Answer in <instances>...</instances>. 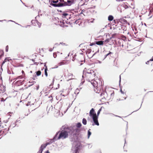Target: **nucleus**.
Returning <instances> with one entry per match:
<instances>
[{
  "label": "nucleus",
  "instance_id": "nucleus-1",
  "mask_svg": "<svg viewBox=\"0 0 153 153\" xmlns=\"http://www.w3.org/2000/svg\"><path fill=\"white\" fill-rule=\"evenodd\" d=\"M68 133L70 134V132L68 130V128L66 130H63L60 132L56 133L54 139L56 140L65 139L68 137Z\"/></svg>",
  "mask_w": 153,
  "mask_h": 153
},
{
  "label": "nucleus",
  "instance_id": "nucleus-2",
  "mask_svg": "<svg viewBox=\"0 0 153 153\" xmlns=\"http://www.w3.org/2000/svg\"><path fill=\"white\" fill-rule=\"evenodd\" d=\"M95 75V73L92 70H84L82 77L85 78L87 80L90 81L93 79Z\"/></svg>",
  "mask_w": 153,
  "mask_h": 153
},
{
  "label": "nucleus",
  "instance_id": "nucleus-3",
  "mask_svg": "<svg viewBox=\"0 0 153 153\" xmlns=\"http://www.w3.org/2000/svg\"><path fill=\"white\" fill-rule=\"evenodd\" d=\"M100 82H101V85H102V83L99 79H98L97 81L94 80H92L91 81V83L94 87V91L96 92L100 88Z\"/></svg>",
  "mask_w": 153,
  "mask_h": 153
},
{
  "label": "nucleus",
  "instance_id": "nucleus-4",
  "mask_svg": "<svg viewBox=\"0 0 153 153\" xmlns=\"http://www.w3.org/2000/svg\"><path fill=\"white\" fill-rule=\"evenodd\" d=\"M68 130L70 132V134L72 135L74 137H76L79 135L81 129L79 128L74 129L72 127L68 128Z\"/></svg>",
  "mask_w": 153,
  "mask_h": 153
},
{
  "label": "nucleus",
  "instance_id": "nucleus-5",
  "mask_svg": "<svg viewBox=\"0 0 153 153\" xmlns=\"http://www.w3.org/2000/svg\"><path fill=\"white\" fill-rule=\"evenodd\" d=\"M89 114L90 116L92 117L95 124L97 126H99V124L98 120V117L97 116V114L94 108H92L90 111Z\"/></svg>",
  "mask_w": 153,
  "mask_h": 153
},
{
  "label": "nucleus",
  "instance_id": "nucleus-6",
  "mask_svg": "<svg viewBox=\"0 0 153 153\" xmlns=\"http://www.w3.org/2000/svg\"><path fill=\"white\" fill-rule=\"evenodd\" d=\"M70 22H68V21H67L65 19H63L62 20L60 21V25L61 26L64 27H67L68 24Z\"/></svg>",
  "mask_w": 153,
  "mask_h": 153
},
{
  "label": "nucleus",
  "instance_id": "nucleus-7",
  "mask_svg": "<svg viewBox=\"0 0 153 153\" xmlns=\"http://www.w3.org/2000/svg\"><path fill=\"white\" fill-rule=\"evenodd\" d=\"M74 1L72 0H68L67 1V2H64V3H62V4H63L62 6H70L71 5L73 4Z\"/></svg>",
  "mask_w": 153,
  "mask_h": 153
},
{
  "label": "nucleus",
  "instance_id": "nucleus-8",
  "mask_svg": "<svg viewBox=\"0 0 153 153\" xmlns=\"http://www.w3.org/2000/svg\"><path fill=\"white\" fill-rule=\"evenodd\" d=\"M68 56L70 58V59H71L73 61H74L76 59V57L77 56V55L74 53H70L68 54Z\"/></svg>",
  "mask_w": 153,
  "mask_h": 153
},
{
  "label": "nucleus",
  "instance_id": "nucleus-9",
  "mask_svg": "<svg viewBox=\"0 0 153 153\" xmlns=\"http://www.w3.org/2000/svg\"><path fill=\"white\" fill-rule=\"evenodd\" d=\"M62 17L63 19H65L68 21V19L71 18V15L68 13H64L62 14Z\"/></svg>",
  "mask_w": 153,
  "mask_h": 153
},
{
  "label": "nucleus",
  "instance_id": "nucleus-10",
  "mask_svg": "<svg viewBox=\"0 0 153 153\" xmlns=\"http://www.w3.org/2000/svg\"><path fill=\"white\" fill-rule=\"evenodd\" d=\"M76 57H76V59L79 62H83V61H85V60L84 56L82 55H81L79 56H78Z\"/></svg>",
  "mask_w": 153,
  "mask_h": 153
},
{
  "label": "nucleus",
  "instance_id": "nucleus-11",
  "mask_svg": "<svg viewBox=\"0 0 153 153\" xmlns=\"http://www.w3.org/2000/svg\"><path fill=\"white\" fill-rule=\"evenodd\" d=\"M48 144H49V143H47L45 144H42L40 148L39 152H40V153H42L43 149L46 147V146Z\"/></svg>",
  "mask_w": 153,
  "mask_h": 153
},
{
  "label": "nucleus",
  "instance_id": "nucleus-12",
  "mask_svg": "<svg viewBox=\"0 0 153 153\" xmlns=\"http://www.w3.org/2000/svg\"><path fill=\"white\" fill-rule=\"evenodd\" d=\"M55 77L54 75H49L48 79L51 82V83H53L54 81Z\"/></svg>",
  "mask_w": 153,
  "mask_h": 153
},
{
  "label": "nucleus",
  "instance_id": "nucleus-13",
  "mask_svg": "<svg viewBox=\"0 0 153 153\" xmlns=\"http://www.w3.org/2000/svg\"><path fill=\"white\" fill-rule=\"evenodd\" d=\"M0 126H2V127L3 128V130H5L6 131H8L9 129V127L5 123H2L1 124V125Z\"/></svg>",
  "mask_w": 153,
  "mask_h": 153
},
{
  "label": "nucleus",
  "instance_id": "nucleus-14",
  "mask_svg": "<svg viewBox=\"0 0 153 153\" xmlns=\"http://www.w3.org/2000/svg\"><path fill=\"white\" fill-rule=\"evenodd\" d=\"M52 2H51L50 4L53 6L54 7H62L63 4H62V3H59L58 4H54L52 3Z\"/></svg>",
  "mask_w": 153,
  "mask_h": 153
},
{
  "label": "nucleus",
  "instance_id": "nucleus-15",
  "mask_svg": "<svg viewBox=\"0 0 153 153\" xmlns=\"http://www.w3.org/2000/svg\"><path fill=\"white\" fill-rule=\"evenodd\" d=\"M95 42L96 43V44L99 45H102V44H103V41H96Z\"/></svg>",
  "mask_w": 153,
  "mask_h": 153
},
{
  "label": "nucleus",
  "instance_id": "nucleus-16",
  "mask_svg": "<svg viewBox=\"0 0 153 153\" xmlns=\"http://www.w3.org/2000/svg\"><path fill=\"white\" fill-rule=\"evenodd\" d=\"M114 19V17L112 15H109L108 17V20L109 21H111Z\"/></svg>",
  "mask_w": 153,
  "mask_h": 153
},
{
  "label": "nucleus",
  "instance_id": "nucleus-17",
  "mask_svg": "<svg viewBox=\"0 0 153 153\" xmlns=\"http://www.w3.org/2000/svg\"><path fill=\"white\" fill-rule=\"evenodd\" d=\"M48 68L47 66L46 67V68L45 69V74L46 77L48 76V74L47 73Z\"/></svg>",
  "mask_w": 153,
  "mask_h": 153
},
{
  "label": "nucleus",
  "instance_id": "nucleus-18",
  "mask_svg": "<svg viewBox=\"0 0 153 153\" xmlns=\"http://www.w3.org/2000/svg\"><path fill=\"white\" fill-rule=\"evenodd\" d=\"M82 125L81 123H78L76 125L77 128H80L82 126Z\"/></svg>",
  "mask_w": 153,
  "mask_h": 153
},
{
  "label": "nucleus",
  "instance_id": "nucleus-19",
  "mask_svg": "<svg viewBox=\"0 0 153 153\" xmlns=\"http://www.w3.org/2000/svg\"><path fill=\"white\" fill-rule=\"evenodd\" d=\"M119 20L117 19H115L114 20V22H113V25L116 24H117V25H119Z\"/></svg>",
  "mask_w": 153,
  "mask_h": 153
},
{
  "label": "nucleus",
  "instance_id": "nucleus-20",
  "mask_svg": "<svg viewBox=\"0 0 153 153\" xmlns=\"http://www.w3.org/2000/svg\"><path fill=\"white\" fill-rule=\"evenodd\" d=\"M82 123L84 125H86L87 124V120L86 119L84 118H83L82 119Z\"/></svg>",
  "mask_w": 153,
  "mask_h": 153
},
{
  "label": "nucleus",
  "instance_id": "nucleus-21",
  "mask_svg": "<svg viewBox=\"0 0 153 153\" xmlns=\"http://www.w3.org/2000/svg\"><path fill=\"white\" fill-rule=\"evenodd\" d=\"M36 73V75L38 76H40L41 74V72L40 71H38Z\"/></svg>",
  "mask_w": 153,
  "mask_h": 153
},
{
  "label": "nucleus",
  "instance_id": "nucleus-22",
  "mask_svg": "<svg viewBox=\"0 0 153 153\" xmlns=\"http://www.w3.org/2000/svg\"><path fill=\"white\" fill-rule=\"evenodd\" d=\"M9 61V59L8 58H5L2 63V65L4 64L7 61Z\"/></svg>",
  "mask_w": 153,
  "mask_h": 153
},
{
  "label": "nucleus",
  "instance_id": "nucleus-23",
  "mask_svg": "<svg viewBox=\"0 0 153 153\" xmlns=\"http://www.w3.org/2000/svg\"><path fill=\"white\" fill-rule=\"evenodd\" d=\"M91 134V132L89 130H88V137L89 138L90 137V136Z\"/></svg>",
  "mask_w": 153,
  "mask_h": 153
},
{
  "label": "nucleus",
  "instance_id": "nucleus-24",
  "mask_svg": "<svg viewBox=\"0 0 153 153\" xmlns=\"http://www.w3.org/2000/svg\"><path fill=\"white\" fill-rule=\"evenodd\" d=\"M58 2H59V0H56V1L53 0V1H51V2H52V3H57Z\"/></svg>",
  "mask_w": 153,
  "mask_h": 153
},
{
  "label": "nucleus",
  "instance_id": "nucleus-25",
  "mask_svg": "<svg viewBox=\"0 0 153 153\" xmlns=\"http://www.w3.org/2000/svg\"><path fill=\"white\" fill-rule=\"evenodd\" d=\"M9 47L8 45H7L6 47L5 51L6 52H8V51Z\"/></svg>",
  "mask_w": 153,
  "mask_h": 153
},
{
  "label": "nucleus",
  "instance_id": "nucleus-26",
  "mask_svg": "<svg viewBox=\"0 0 153 153\" xmlns=\"http://www.w3.org/2000/svg\"><path fill=\"white\" fill-rule=\"evenodd\" d=\"M53 56L54 58H56L57 56L56 53H53Z\"/></svg>",
  "mask_w": 153,
  "mask_h": 153
},
{
  "label": "nucleus",
  "instance_id": "nucleus-27",
  "mask_svg": "<svg viewBox=\"0 0 153 153\" xmlns=\"http://www.w3.org/2000/svg\"><path fill=\"white\" fill-rule=\"evenodd\" d=\"M91 51V49H88L87 50V52L90 53Z\"/></svg>",
  "mask_w": 153,
  "mask_h": 153
},
{
  "label": "nucleus",
  "instance_id": "nucleus-28",
  "mask_svg": "<svg viewBox=\"0 0 153 153\" xmlns=\"http://www.w3.org/2000/svg\"><path fill=\"white\" fill-rule=\"evenodd\" d=\"M101 110V109H100L99 110V111H98V112H97V115H99V114H100V111Z\"/></svg>",
  "mask_w": 153,
  "mask_h": 153
},
{
  "label": "nucleus",
  "instance_id": "nucleus-29",
  "mask_svg": "<svg viewBox=\"0 0 153 153\" xmlns=\"http://www.w3.org/2000/svg\"><path fill=\"white\" fill-rule=\"evenodd\" d=\"M152 16H151L147 20V22H150V18H152Z\"/></svg>",
  "mask_w": 153,
  "mask_h": 153
},
{
  "label": "nucleus",
  "instance_id": "nucleus-30",
  "mask_svg": "<svg viewBox=\"0 0 153 153\" xmlns=\"http://www.w3.org/2000/svg\"><path fill=\"white\" fill-rule=\"evenodd\" d=\"M75 153H79L78 150L77 149H76L75 150Z\"/></svg>",
  "mask_w": 153,
  "mask_h": 153
},
{
  "label": "nucleus",
  "instance_id": "nucleus-31",
  "mask_svg": "<svg viewBox=\"0 0 153 153\" xmlns=\"http://www.w3.org/2000/svg\"><path fill=\"white\" fill-rule=\"evenodd\" d=\"M5 100H4L3 98H2L1 99V101H4Z\"/></svg>",
  "mask_w": 153,
  "mask_h": 153
},
{
  "label": "nucleus",
  "instance_id": "nucleus-32",
  "mask_svg": "<svg viewBox=\"0 0 153 153\" xmlns=\"http://www.w3.org/2000/svg\"><path fill=\"white\" fill-rule=\"evenodd\" d=\"M60 1H61V3L62 2H63V3H64V2H65L64 0H59Z\"/></svg>",
  "mask_w": 153,
  "mask_h": 153
},
{
  "label": "nucleus",
  "instance_id": "nucleus-33",
  "mask_svg": "<svg viewBox=\"0 0 153 153\" xmlns=\"http://www.w3.org/2000/svg\"><path fill=\"white\" fill-rule=\"evenodd\" d=\"M119 25H120V27L121 28H122V25L120 24H119Z\"/></svg>",
  "mask_w": 153,
  "mask_h": 153
},
{
  "label": "nucleus",
  "instance_id": "nucleus-34",
  "mask_svg": "<svg viewBox=\"0 0 153 153\" xmlns=\"http://www.w3.org/2000/svg\"><path fill=\"white\" fill-rule=\"evenodd\" d=\"M45 153H49V151L48 150L45 152Z\"/></svg>",
  "mask_w": 153,
  "mask_h": 153
},
{
  "label": "nucleus",
  "instance_id": "nucleus-35",
  "mask_svg": "<svg viewBox=\"0 0 153 153\" xmlns=\"http://www.w3.org/2000/svg\"><path fill=\"white\" fill-rule=\"evenodd\" d=\"M104 93H102L101 94V96H102V95H104Z\"/></svg>",
  "mask_w": 153,
  "mask_h": 153
},
{
  "label": "nucleus",
  "instance_id": "nucleus-36",
  "mask_svg": "<svg viewBox=\"0 0 153 153\" xmlns=\"http://www.w3.org/2000/svg\"><path fill=\"white\" fill-rule=\"evenodd\" d=\"M110 53H108L106 55V57Z\"/></svg>",
  "mask_w": 153,
  "mask_h": 153
},
{
  "label": "nucleus",
  "instance_id": "nucleus-37",
  "mask_svg": "<svg viewBox=\"0 0 153 153\" xmlns=\"http://www.w3.org/2000/svg\"><path fill=\"white\" fill-rule=\"evenodd\" d=\"M124 21L126 23L127 22V21L126 20H124Z\"/></svg>",
  "mask_w": 153,
  "mask_h": 153
},
{
  "label": "nucleus",
  "instance_id": "nucleus-38",
  "mask_svg": "<svg viewBox=\"0 0 153 153\" xmlns=\"http://www.w3.org/2000/svg\"><path fill=\"white\" fill-rule=\"evenodd\" d=\"M150 61H153V58L152 59H151L150 60Z\"/></svg>",
  "mask_w": 153,
  "mask_h": 153
},
{
  "label": "nucleus",
  "instance_id": "nucleus-39",
  "mask_svg": "<svg viewBox=\"0 0 153 153\" xmlns=\"http://www.w3.org/2000/svg\"><path fill=\"white\" fill-rule=\"evenodd\" d=\"M22 73H23V74L24 73V71H23V70H22Z\"/></svg>",
  "mask_w": 153,
  "mask_h": 153
},
{
  "label": "nucleus",
  "instance_id": "nucleus-40",
  "mask_svg": "<svg viewBox=\"0 0 153 153\" xmlns=\"http://www.w3.org/2000/svg\"><path fill=\"white\" fill-rule=\"evenodd\" d=\"M37 62H35V63H34V64H36V65H38V64H37Z\"/></svg>",
  "mask_w": 153,
  "mask_h": 153
},
{
  "label": "nucleus",
  "instance_id": "nucleus-41",
  "mask_svg": "<svg viewBox=\"0 0 153 153\" xmlns=\"http://www.w3.org/2000/svg\"><path fill=\"white\" fill-rule=\"evenodd\" d=\"M93 45V44H91L90 45V46H92V45Z\"/></svg>",
  "mask_w": 153,
  "mask_h": 153
},
{
  "label": "nucleus",
  "instance_id": "nucleus-42",
  "mask_svg": "<svg viewBox=\"0 0 153 153\" xmlns=\"http://www.w3.org/2000/svg\"><path fill=\"white\" fill-rule=\"evenodd\" d=\"M153 22V20H152V22H151V23H152V22Z\"/></svg>",
  "mask_w": 153,
  "mask_h": 153
},
{
  "label": "nucleus",
  "instance_id": "nucleus-43",
  "mask_svg": "<svg viewBox=\"0 0 153 153\" xmlns=\"http://www.w3.org/2000/svg\"><path fill=\"white\" fill-rule=\"evenodd\" d=\"M77 21V20H76V21H75V23H76V22Z\"/></svg>",
  "mask_w": 153,
  "mask_h": 153
},
{
  "label": "nucleus",
  "instance_id": "nucleus-44",
  "mask_svg": "<svg viewBox=\"0 0 153 153\" xmlns=\"http://www.w3.org/2000/svg\"><path fill=\"white\" fill-rule=\"evenodd\" d=\"M2 132V131L1 130L0 131V132Z\"/></svg>",
  "mask_w": 153,
  "mask_h": 153
},
{
  "label": "nucleus",
  "instance_id": "nucleus-45",
  "mask_svg": "<svg viewBox=\"0 0 153 153\" xmlns=\"http://www.w3.org/2000/svg\"><path fill=\"white\" fill-rule=\"evenodd\" d=\"M32 61H34V60L33 59H32Z\"/></svg>",
  "mask_w": 153,
  "mask_h": 153
},
{
  "label": "nucleus",
  "instance_id": "nucleus-46",
  "mask_svg": "<svg viewBox=\"0 0 153 153\" xmlns=\"http://www.w3.org/2000/svg\"><path fill=\"white\" fill-rule=\"evenodd\" d=\"M85 69H86V68H85ZM85 70H86V69H85Z\"/></svg>",
  "mask_w": 153,
  "mask_h": 153
}]
</instances>
